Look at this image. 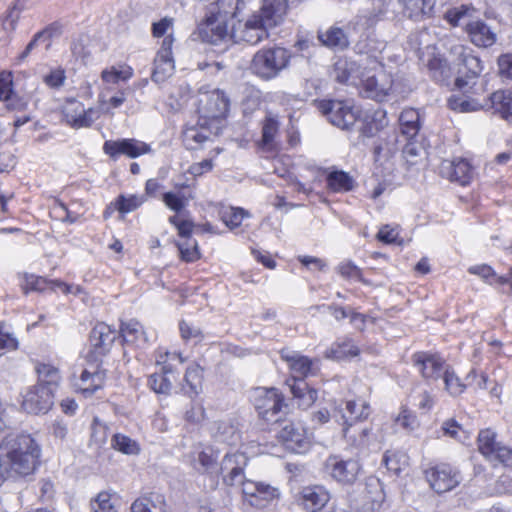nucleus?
<instances>
[{
	"instance_id": "60",
	"label": "nucleus",
	"mask_w": 512,
	"mask_h": 512,
	"mask_svg": "<svg viewBox=\"0 0 512 512\" xmlns=\"http://www.w3.org/2000/svg\"><path fill=\"white\" fill-rule=\"evenodd\" d=\"M429 70L432 73V77L439 82L445 81L450 77V68L446 61L434 58L429 62Z\"/></svg>"
},
{
	"instance_id": "2",
	"label": "nucleus",
	"mask_w": 512,
	"mask_h": 512,
	"mask_svg": "<svg viewBox=\"0 0 512 512\" xmlns=\"http://www.w3.org/2000/svg\"><path fill=\"white\" fill-rule=\"evenodd\" d=\"M287 10V0H262L259 10L233 24L231 39L235 43L257 45L269 38L272 29L283 23Z\"/></svg>"
},
{
	"instance_id": "58",
	"label": "nucleus",
	"mask_w": 512,
	"mask_h": 512,
	"mask_svg": "<svg viewBox=\"0 0 512 512\" xmlns=\"http://www.w3.org/2000/svg\"><path fill=\"white\" fill-rule=\"evenodd\" d=\"M184 380L191 392L198 394L201 387L202 369L199 365H191L187 368Z\"/></svg>"
},
{
	"instance_id": "38",
	"label": "nucleus",
	"mask_w": 512,
	"mask_h": 512,
	"mask_svg": "<svg viewBox=\"0 0 512 512\" xmlns=\"http://www.w3.org/2000/svg\"><path fill=\"white\" fill-rule=\"evenodd\" d=\"M468 272L479 276L485 283L489 285H504L512 278V268L506 275L499 276L494 269L487 264L473 265L468 268Z\"/></svg>"
},
{
	"instance_id": "49",
	"label": "nucleus",
	"mask_w": 512,
	"mask_h": 512,
	"mask_svg": "<svg viewBox=\"0 0 512 512\" xmlns=\"http://www.w3.org/2000/svg\"><path fill=\"white\" fill-rule=\"evenodd\" d=\"M449 107L459 112H472L481 109H487L486 100L481 103L475 99L465 97H451L449 99Z\"/></svg>"
},
{
	"instance_id": "19",
	"label": "nucleus",
	"mask_w": 512,
	"mask_h": 512,
	"mask_svg": "<svg viewBox=\"0 0 512 512\" xmlns=\"http://www.w3.org/2000/svg\"><path fill=\"white\" fill-rule=\"evenodd\" d=\"M64 118L73 128L90 127L98 119V112L93 109H85L83 104L78 101H69L64 107Z\"/></svg>"
},
{
	"instance_id": "22",
	"label": "nucleus",
	"mask_w": 512,
	"mask_h": 512,
	"mask_svg": "<svg viewBox=\"0 0 512 512\" xmlns=\"http://www.w3.org/2000/svg\"><path fill=\"white\" fill-rule=\"evenodd\" d=\"M91 369H84L80 378L75 382V388L85 397L93 395L98 389L102 388L106 371L100 369L99 365H91Z\"/></svg>"
},
{
	"instance_id": "34",
	"label": "nucleus",
	"mask_w": 512,
	"mask_h": 512,
	"mask_svg": "<svg viewBox=\"0 0 512 512\" xmlns=\"http://www.w3.org/2000/svg\"><path fill=\"white\" fill-rule=\"evenodd\" d=\"M176 380L174 370L171 365H164L160 373L150 375L148 379L149 387L158 394H168L171 391L172 383Z\"/></svg>"
},
{
	"instance_id": "15",
	"label": "nucleus",
	"mask_w": 512,
	"mask_h": 512,
	"mask_svg": "<svg viewBox=\"0 0 512 512\" xmlns=\"http://www.w3.org/2000/svg\"><path fill=\"white\" fill-rule=\"evenodd\" d=\"M281 358L287 362L291 371V378L287 384L293 383V380H303L310 375H316L319 371L318 361L309 359L294 351L282 350Z\"/></svg>"
},
{
	"instance_id": "59",
	"label": "nucleus",
	"mask_w": 512,
	"mask_h": 512,
	"mask_svg": "<svg viewBox=\"0 0 512 512\" xmlns=\"http://www.w3.org/2000/svg\"><path fill=\"white\" fill-rule=\"evenodd\" d=\"M216 460L217 457L212 452L209 453L206 451H201L198 453L196 458V461L199 463L200 467L195 465V468L203 473L218 472Z\"/></svg>"
},
{
	"instance_id": "11",
	"label": "nucleus",
	"mask_w": 512,
	"mask_h": 512,
	"mask_svg": "<svg viewBox=\"0 0 512 512\" xmlns=\"http://www.w3.org/2000/svg\"><path fill=\"white\" fill-rule=\"evenodd\" d=\"M278 438L287 449L295 453H305L311 445L310 437L305 427L299 422H287L278 432Z\"/></svg>"
},
{
	"instance_id": "21",
	"label": "nucleus",
	"mask_w": 512,
	"mask_h": 512,
	"mask_svg": "<svg viewBox=\"0 0 512 512\" xmlns=\"http://www.w3.org/2000/svg\"><path fill=\"white\" fill-rule=\"evenodd\" d=\"M465 31L470 41L477 47H491L497 40V34L494 29L480 19L467 22Z\"/></svg>"
},
{
	"instance_id": "43",
	"label": "nucleus",
	"mask_w": 512,
	"mask_h": 512,
	"mask_svg": "<svg viewBox=\"0 0 512 512\" xmlns=\"http://www.w3.org/2000/svg\"><path fill=\"white\" fill-rule=\"evenodd\" d=\"M241 0H217L209 7V15L228 21L236 15Z\"/></svg>"
},
{
	"instance_id": "28",
	"label": "nucleus",
	"mask_w": 512,
	"mask_h": 512,
	"mask_svg": "<svg viewBox=\"0 0 512 512\" xmlns=\"http://www.w3.org/2000/svg\"><path fill=\"white\" fill-rule=\"evenodd\" d=\"M130 512H167V502L163 494L146 493L133 501Z\"/></svg>"
},
{
	"instance_id": "1",
	"label": "nucleus",
	"mask_w": 512,
	"mask_h": 512,
	"mask_svg": "<svg viewBox=\"0 0 512 512\" xmlns=\"http://www.w3.org/2000/svg\"><path fill=\"white\" fill-rule=\"evenodd\" d=\"M41 456V447L26 433H10L0 443V485L12 475H31Z\"/></svg>"
},
{
	"instance_id": "42",
	"label": "nucleus",
	"mask_w": 512,
	"mask_h": 512,
	"mask_svg": "<svg viewBox=\"0 0 512 512\" xmlns=\"http://www.w3.org/2000/svg\"><path fill=\"white\" fill-rule=\"evenodd\" d=\"M476 9L471 5H460L448 9L444 14V19L453 27L474 20Z\"/></svg>"
},
{
	"instance_id": "24",
	"label": "nucleus",
	"mask_w": 512,
	"mask_h": 512,
	"mask_svg": "<svg viewBox=\"0 0 512 512\" xmlns=\"http://www.w3.org/2000/svg\"><path fill=\"white\" fill-rule=\"evenodd\" d=\"M199 34L204 42L217 45L218 43L231 39V31H228L227 21L208 15L205 24L199 28Z\"/></svg>"
},
{
	"instance_id": "55",
	"label": "nucleus",
	"mask_w": 512,
	"mask_h": 512,
	"mask_svg": "<svg viewBox=\"0 0 512 512\" xmlns=\"http://www.w3.org/2000/svg\"><path fill=\"white\" fill-rule=\"evenodd\" d=\"M408 141L403 147L402 153L407 163L414 165L418 159L426 154L424 147L414 138H407Z\"/></svg>"
},
{
	"instance_id": "52",
	"label": "nucleus",
	"mask_w": 512,
	"mask_h": 512,
	"mask_svg": "<svg viewBox=\"0 0 512 512\" xmlns=\"http://www.w3.org/2000/svg\"><path fill=\"white\" fill-rule=\"evenodd\" d=\"M116 497L108 492H100L91 502L93 512H118L115 506Z\"/></svg>"
},
{
	"instance_id": "6",
	"label": "nucleus",
	"mask_w": 512,
	"mask_h": 512,
	"mask_svg": "<svg viewBox=\"0 0 512 512\" xmlns=\"http://www.w3.org/2000/svg\"><path fill=\"white\" fill-rule=\"evenodd\" d=\"M393 78L383 67L364 72L361 93L378 102L385 101L393 92Z\"/></svg>"
},
{
	"instance_id": "35",
	"label": "nucleus",
	"mask_w": 512,
	"mask_h": 512,
	"mask_svg": "<svg viewBox=\"0 0 512 512\" xmlns=\"http://www.w3.org/2000/svg\"><path fill=\"white\" fill-rule=\"evenodd\" d=\"M326 182L327 188L334 193L349 192L355 186L353 177L343 170L327 171Z\"/></svg>"
},
{
	"instance_id": "41",
	"label": "nucleus",
	"mask_w": 512,
	"mask_h": 512,
	"mask_svg": "<svg viewBox=\"0 0 512 512\" xmlns=\"http://www.w3.org/2000/svg\"><path fill=\"white\" fill-rule=\"evenodd\" d=\"M35 371L38 375L37 384L49 386L54 392L61 379L58 368L51 364L37 362L35 364Z\"/></svg>"
},
{
	"instance_id": "32",
	"label": "nucleus",
	"mask_w": 512,
	"mask_h": 512,
	"mask_svg": "<svg viewBox=\"0 0 512 512\" xmlns=\"http://www.w3.org/2000/svg\"><path fill=\"white\" fill-rule=\"evenodd\" d=\"M318 39L323 46L333 50H344L349 46L348 35L342 28L337 26H331L325 31H319Z\"/></svg>"
},
{
	"instance_id": "44",
	"label": "nucleus",
	"mask_w": 512,
	"mask_h": 512,
	"mask_svg": "<svg viewBox=\"0 0 512 512\" xmlns=\"http://www.w3.org/2000/svg\"><path fill=\"white\" fill-rule=\"evenodd\" d=\"M359 354L358 347L351 339H345L334 343L327 351L326 357L331 359H344L347 357H354Z\"/></svg>"
},
{
	"instance_id": "51",
	"label": "nucleus",
	"mask_w": 512,
	"mask_h": 512,
	"mask_svg": "<svg viewBox=\"0 0 512 512\" xmlns=\"http://www.w3.org/2000/svg\"><path fill=\"white\" fill-rule=\"evenodd\" d=\"M443 434L453 438L461 443H466L470 440V435L465 431L462 426L454 419H448L443 422L441 427Z\"/></svg>"
},
{
	"instance_id": "26",
	"label": "nucleus",
	"mask_w": 512,
	"mask_h": 512,
	"mask_svg": "<svg viewBox=\"0 0 512 512\" xmlns=\"http://www.w3.org/2000/svg\"><path fill=\"white\" fill-rule=\"evenodd\" d=\"M333 76L342 84H356L364 77L361 66L350 58H339L333 65Z\"/></svg>"
},
{
	"instance_id": "17",
	"label": "nucleus",
	"mask_w": 512,
	"mask_h": 512,
	"mask_svg": "<svg viewBox=\"0 0 512 512\" xmlns=\"http://www.w3.org/2000/svg\"><path fill=\"white\" fill-rule=\"evenodd\" d=\"M103 151L116 160L121 155L137 158L150 152V146L136 139L108 140L103 145Z\"/></svg>"
},
{
	"instance_id": "10",
	"label": "nucleus",
	"mask_w": 512,
	"mask_h": 512,
	"mask_svg": "<svg viewBox=\"0 0 512 512\" xmlns=\"http://www.w3.org/2000/svg\"><path fill=\"white\" fill-rule=\"evenodd\" d=\"M329 475L342 484H352L356 481L361 465L356 459H342L339 456H330L325 462Z\"/></svg>"
},
{
	"instance_id": "53",
	"label": "nucleus",
	"mask_w": 512,
	"mask_h": 512,
	"mask_svg": "<svg viewBox=\"0 0 512 512\" xmlns=\"http://www.w3.org/2000/svg\"><path fill=\"white\" fill-rule=\"evenodd\" d=\"M499 443L495 441V433L489 429L482 430L478 435V448L480 453L488 459L494 455L493 451Z\"/></svg>"
},
{
	"instance_id": "63",
	"label": "nucleus",
	"mask_w": 512,
	"mask_h": 512,
	"mask_svg": "<svg viewBox=\"0 0 512 512\" xmlns=\"http://www.w3.org/2000/svg\"><path fill=\"white\" fill-rule=\"evenodd\" d=\"M395 422L407 431H414L418 426L417 417L408 409L403 408Z\"/></svg>"
},
{
	"instance_id": "57",
	"label": "nucleus",
	"mask_w": 512,
	"mask_h": 512,
	"mask_svg": "<svg viewBox=\"0 0 512 512\" xmlns=\"http://www.w3.org/2000/svg\"><path fill=\"white\" fill-rule=\"evenodd\" d=\"M215 437L218 441L228 445H235L239 439L234 426L226 422L218 424Z\"/></svg>"
},
{
	"instance_id": "61",
	"label": "nucleus",
	"mask_w": 512,
	"mask_h": 512,
	"mask_svg": "<svg viewBox=\"0 0 512 512\" xmlns=\"http://www.w3.org/2000/svg\"><path fill=\"white\" fill-rule=\"evenodd\" d=\"M246 463L245 456L241 453L226 454L222 459L220 465V473L224 474L226 471H232L233 468H239Z\"/></svg>"
},
{
	"instance_id": "4",
	"label": "nucleus",
	"mask_w": 512,
	"mask_h": 512,
	"mask_svg": "<svg viewBox=\"0 0 512 512\" xmlns=\"http://www.w3.org/2000/svg\"><path fill=\"white\" fill-rule=\"evenodd\" d=\"M316 106L332 125L342 130H350L360 117V111L347 101L324 99L317 101Z\"/></svg>"
},
{
	"instance_id": "13",
	"label": "nucleus",
	"mask_w": 512,
	"mask_h": 512,
	"mask_svg": "<svg viewBox=\"0 0 512 512\" xmlns=\"http://www.w3.org/2000/svg\"><path fill=\"white\" fill-rule=\"evenodd\" d=\"M431 488L437 493H445L455 488L461 481L460 473L448 464H440L426 471Z\"/></svg>"
},
{
	"instance_id": "56",
	"label": "nucleus",
	"mask_w": 512,
	"mask_h": 512,
	"mask_svg": "<svg viewBox=\"0 0 512 512\" xmlns=\"http://www.w3.org/2000/svg\"><path fill=\"white\" fill-rule=\"evenodd\" d=\"M442 379L445 384L446 391L451 396L460 395L465 389V385L462 384L458 376L449 367L445 369Z\"/></svg>"
},
{
	"instance_id": "18",
	"label": "nucleus",
	"mask_w": 512,
	"mask_h": 512,
	"mask_svg": "<svg viewBox=\"0 0 512 512\" xmlns=\"http://www.w3.org/2000/svg\"><path fill=\"white\" fill-rule=\"evenodd\" d=\"M412 362L428 381H436L444 375L448 366L444 365V360L438 355L427 352H418L412 356Z\"/></svg>"
},
{
	"instance_id": "39",
	"label": "nucleus",
	"mask_w": 512,
	"mask_h": 512,
	"mask_svg": "<svg viewBox=\"0 0 512 512\" xmlns=\"http://www.w3.org/2000/svg\"><path fill=\"white\" fill-rule=\"evenodd\" d=\"M279 130L280 122L278 117L273 114H267L262 121L261 145L269 149L273 148L279 136Z\"/></svg>"
},
{
	"instance_id": "31",
	"label": "nucleus",
	"mask_w": 512,
	"mask_h": 512,
	"mask_svg": "<svg viewBox=\"0 0 512 512\" xmlns=\"http://www.w3.org/2000/svg\"><path fill=\"white\" fill-rule=\"evenodd\" d=\"M61 289L64 293L72 292V287L60 280H48L41 276L26 275L23 289L25 293L29 291L44 292L48 289L55 290Z\"/></svg>"
},
{
	"instance_id": "36",
	"label": "nucleus",
	"mask_w": 512,
	"mask_h": 512,
	"mask_svg": "<svg viewBox=\"0 0 512 512\" xmlns=\"http://www.w3.org/2000/svg\"><path fill=\"white\" fill-rule=\"evenodd\" d=\"M370 415V406L364 400H350L345 404V412L341 415L342 423L344 427L346 423H358V421L368 418Z\"/></svg>"
},
{
	"instance_id": "45",
	"label": "nucleus",
	"mask_w": 512,
	"mask_h": 512,
	"mask_svg": "<svg viewBox=\"0 0 512 512\" xmlns=\"http://www.w3.org/2000/svg\"><path fill=\"white\" fill-rule=\"evenodd\" d=\"M132 76L133 69L126 64L111 66L101 72V79L105 84H117L129 80Z\"/></svg>"
},
{
	"instance_id": "33",
	"label": "nucleus",
	"mask_w": 512,
	"mask_h": 512,
	"mask_svg": "<svg viewBox=\"0 0 512 512\" xmlns=\"http://www.w3.org/2000/svg\"><path fill=\"white\" fill-rule=\"evenodd\" d=\"M287 385L289 386L293 398L296 400L299 408L306 410L317 400V391L309 387L305 381L293 380V383Z\"/></svg>"
},
{
	"instance_id": "29",
	"label": "nucleus",
	"mask_w": 512,
	"mask_h": 512,
	"mask_svg": "<svg viewBox=\"0 0 512 512\" xmlns=\"http://www.w3.org/2000/svg\"><path fill=\"white\" fill-rule=\"evenodd\" d=\"M215 129L208 123V125L202 126L200 119L196 126L186 127L183 131V143L187 149H197L202 143L210 138L214 133Z\"/></svg>"
},
{
	"instance_id": "48",
	"label": "nucleus",
	"mask_w": 512,
	"mask_h": 512,
	"mask_svg": "<svg viewBox=\"0 0 512 512\" xmlns=\"http://www.w3.org/2000/svg\"><path fill=\"white\" fill-rule=\"evenodd\" d=\"M146 200L145 195H119L115 201V206L120 213L126 214L138 209Z\"/></svg>"
},
{
	"instance_id": "12",
	"label": "nucleus",
	"mask_w": 512,
	"mask_h": 512,
	"mask_svg": "<svg viewBox=\"0 0 512 512\" xmlns=\"http://www.w3.org/2000/svg\"><path fill=\"white\" fill-rule=\"evenodd\" d=\"M174 38L168 34L162 41L161 47L154 59V68L152 72V81L163 83L174 73L175 64L172 56V46Z\"/></svg>"
},
{
	"instance_id": "46",
	"label": "nucleus",
	"mask_w": 512,
	"mask_h": 512,
	"mask_svg": "<svg viewBox=\"0 0 512 512\" xmlns=\"http://www.w3.org/2000/svg\"><path fill=\"white\" fill-rule=\"evenodd\" d=\"M112 447L126 455H138L141 451L139 443L121 433H116L111 439Z\"/></svg>"
},
{
	"instance_id": "20",
	"label": "nucleus",
	"mask_w": 512,
	"mask_h": 512,
	"mask_svg": "<svg viewBox=\"0 0 512 512\" xmlns=\"http://www.w3.org/2000/svg\"><path fill=\"white\" fill-rule=\"evenodd\" d=\"M330 500L329 491L322 485L305 486L298 497L299 504L308 512L322 510Z\"/></svg>"
},
{
	"instance_id": "40",
	"label": "nucleus",
	"mask_w": 512,
	"mask_h": 512,
	"mask_svg": "<svg viewBox=\"0 0 512 512\" xmlns=\"http://www.w3.org/2000/svg\"><path fill=\"white\" fill-rule=\"evenodd\" d=\"M419 113L413 109H404L399 116L400 130L407 138L417 136L420 129Z\"/></svg>"
},
{
	"instance_id": "8",
	"label": "nucleus",
	"mask_w": 512,
	"mask_h": 512,
	"mask_svg": "<svg viewBox=\"0 0 512 512\" xmlns=\"http://www.w3.org/2000/svg\"><path fill=\"white\" fill-rule=\"evenodd\" d=\"M347 447L357 454H366L372 448H379L372 429L359 423H346L342 428Z\"/></svg>"
},
{
	"instance_id": "14",
	"label": "nucleus",
	"mask_w": 512,
	"mask_h": 512,
	"mask_svg": "<svg viewBox=\"0 0 512 512\" xmlns=\"http://www.w3.org/2000/svg\"><path fill=\"white\" fill-rule=\"evenodd\" d=\"M244 500L252 507L265 508L271 501L279 497V490L263 482L246 481L243 483Z\"/></svg>"
},
{
	"instance_id": "50",
	"label": "nucleus",
	"mask_w": 512,
	"mask_h": 512,
	"mask_svg": "<svg viewBox=\"0 0 512 512\" xmlns=\"http://www.w3.org/2000/svg\"><path fill=\"white\" fill-rule=\"evenodd\" d=\"M51 37H52V28H45L42 31L37 32L32 40L27 44L25 50L19 56L20 60H24L32 50L38 47L41 44H45L46 49H48L51 45Z\"/></svg>"
},
{
	"instance_id": "64",
	"label": "nucleus",
	"mask_w": 512,
	"mask_h": 512,
	"mask_svg": "<svg viewBox=\"0 0 512 512\" xmlns=\"http://www.w3.org/2000/svg\"><path fill=\"white\" fill-rule=\"evenodd\" d=\"M164 204L172 211L179 213L186 206V199L174 192H166L162 196Z\"/></svg>"
},
{
	"instance_id": "9",
	"label": "nucleus",
	"mask_w": 512,
	"mask_h": 512,
	"mask_svg": "<svg viewBox=\"0 0 512 512\" xmlns=\"http://www.w3.org/2000/svg\"><path fill=\"white\" fill-rule=\"evenodd\" d=\"M54 403V392L49 386L35 384L23 394L22 408L31 414L47 413Z\"/></svg>"
},
{
	"instance_id": "7",
	"label": "nucleus",
	"mask_w": 512,
	"mask_h": 512,
	"mask_svg": "<svg viewBox=\"0 0 512 512\" xmlns=\"http://www.w3.org/2000/svg\"><path fill=\"white\" fill-rule=\"evenodd\" d=\"M252 401L261 418L278 421L275 417L283 407V396L277 389L258 387L252 393Z\"/></svg>"
},
{
	"instance_id": "3",
	"label": "nucleus",
	"mask_w": 512,
	"mask_h": 512,
	"mask_svg": "<svg viewBox=\"0 0 512 512\" xmlns=\"http://www.w3.org/2000/svg\"><path fill=\"white\" fill-rule=\"evenodd\" d=\"M291 54L286 48L274 46L262 48L252 59V71L264 80H270L279 75L290 61Z\"/></svg>"
},
{
	"instance_id": "5",
	"label": "nucleus",
	"mask_w": 512,
	"mask_h": 512,
	"mask_svg": "<svg viewBox=\"0 0 512 512\" xmlns=\"http://www.w3.org/2000/svg\"><path fill=\"white\" fill-rule=\"evenodd\" d=\"M229 109V99L220 90L212 91L200 100L198 108L200 123L202 126L210 123L215 129L214 133L219 134L222 119L226 117Z\"/></svg>"
},
{
	"instance_id": "23",
	"label": "nucleus",
	"mask_w": 512,
	"mask_h": 512,
	"mask_svg": "<svg viewBox=\"0 0 512 512\" xmlns=\"http://www.w3.org/2000/svg\"><path fill=\"white\" fill-rule=\"evenodd\" d=\"M440 173L443 177H446L451 181L458 182L461 185H466L472 179L473 170L467 160L459 158L452 161H442Z\"/></svg>"
},
{
	"instance_id": "25",
	"label": "nucleus",
	"mask_w": 512,
	"mask_h": 512,
	"mask_svg": "<svg viewBox=\"0 0 512 512\" xmlns=\"http://www.w3.org/2000/svg\"><path fill=\"white\" fill-rule=\"evenodd\" d=\"M117 331L105 323H98L90 333V343L95 356L105 355L117 338Z\"/></svg>"
},
{
	"instance_id": "47",
	"label": "nucleus",
	"mask_w": 512,
	"mask_h": 512,
	"mask_svg": "<svg viewBox=\"0 0 512 512\" xmlns=\"http://www.w3.org/2000/svg\"><path fill=\"white\" fill-rule=\"evenodd\" d=\"M248 215L246 210L239 207H222L219 210L220 219L230 229L239 227L243 219Z\"/></svg>"
},
{
	"instance_id": "30",
	"label": "nucleus",
	"mask_w": 512,
	"mask_h": 512,
	"mask_svg": "<svg viewBox=\"0 0 512 512\" xmlns=\"http://www.w3.org/2000/svg\"><path fill=\"white\" fill-rule=\"evenodd\" d=\"M487 109H493L505 120H512V90H498L486 100Z\"/></svg>"
},
{
	"instance_id": "37",
	"label": "nucleus",
	"mask_w": 512,
	"mask_h": 512,
	"mask_svg": "<svg viewBox=\"0 0 512 512\" xmlns=\"http://www.w3.org/2000/svg\"><path fill=\"white\" fill-rule=\"evenodd\" d=\"M121 337L125 343L135 344L138 347L147 343V336L143 326L137 320L131 319L121 325Z\"/></svg>"
},
{
	"instance_id": "54",
	"label": "nucleus",
	"mask_w": 512,
	"mask_h": 512,
	"mask_svg": "<svg viewBox=\"0 0 512 512\" xmlns=\"http://www.w3.org/2000/svg\"><path fill=\"white\" fill-rule=\"evenodd\" d=\"M181 259L185 262H194L200 258L198 243L195 239H186L177 243Z\"/></svg>"
},
{
	"instance_id": "62",
	"label": "nucleus",
	"mask_w": 512,
	"mask_h": 512,
	"mask_svg": "<svg viewBox=\"0 0 512 512\" xmlns=\"http://www.w3.org/2000/svg\"><path fill=\"white\" fill-rule=\"evenodd\" d=\"M494 455L489 456L488 460L494 465L496 463H502L506 466L512 465V449L501 444H498L493 451Z\"/></svg>"
},
{
	"instance_id": "16",
	"label": "nucleus",
	"mask_w": 512,
	"mask_h": 512,
	"mask_svg": "<svg viewBox=\"0 0 512 512\" xmlns=\"http://www.w3.org/2000/svg\"><path fill=\"white\" fill-rule=\"evenodd\" d=\"M454 52L459 56V60L461 62L459 73L462 74V76L456 79V85L459 88H463L469 84L470 79L476 78L480 75L483 70V66L480 58L468 47H464L462 45L456 46L454 48Z\"/></svg>"
},
{
	"instance_id": "27",
	"label": "nucleus",
	"mask_w": 512,
	"mask_h": 512,
	"mask_svg": "<svg viewBox=\"0 0 512 512\" xmlns=\"http://www.w3.org/2000/svg\"><path fill=\"white\" fill-rule=\"evenodd\" d=\"M400 2L403 15L415 22L431 18L436 4V0H400Z\"/></svg>"
}]
</instances>
